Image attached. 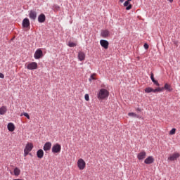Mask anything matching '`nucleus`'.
<instances>
[{
  "instance_id": "nucleus-1",
  "label": "nucleus",
  "mask_w": 180,
  "mask_h": 180,
  "mask_svg": "<svg viewBox=\"0 0 180 180\" xmlns=\"http://www.w3.org/2000/svg\"><path fill=\"white\" fill-rule=\"evenodd\" d=\"M109 97V91L106 89H101L99 90L97 98L99 101H103L104 99H107Z\"/></svg>"
},
{
  "instance_id": "nucleus-2",
  "label": "nucleus",
  "mask_w": 180,
  "mask_h": 180,
  "mask_svg": "<svg viewBox=\"0 0 180 180\" xmlns=\"http://www.w3.org/2000/svg\"><path fill=\"white\" fill-rule=\"evenodd\" d=\"M150 79L154 85L158 86L155 89H153V93L157 94V92H161V87H160V83L158 80H155V78H154V73H153V72H150Z\"/></svg>"
},
{
  "instance_id": "nucleus-3",
  "label": "nucleus",
  "mask_w": 180,
  "mask_h": 180,
  "mask_svg": "<svg viewBox=\"0 0 180 180\" xmlns=\"http://www.w3.org/2000/svg\"><path fill=\"white\" fill-rule=\"evenodd\" d=\"M77 167L80 171H82V169H85V167H86V163L85 162V160L84 159L80 158L77 160Z\"/></svg>"
},
{
  "instance_id": "nucleus-4",
  "label": "nucleus",
  "mask_w": 180,
  "mask_h": 180,
  "mask_svg": "<svg viewBox=\"0 0 180 180\" xmlns=\"http://www.w3.org/2000/svg\"><path fill=\"white\" fill-rule=\"evenodd\" d=\"M44 56L43 51L41 49H37L34 54L35 60H40V58H43Z\"/></svg>"
},
{
  "instance_id": "nucleus-5",
  "label": "nucleus",
  "mask_w": 180,
  "mask_h": 180,
  "mask_svg": "<svg viewBox=\"0 0 180 180\" xmlns=\"http://www.w3.org/2000/svg\"><path fill=\"white\" fill-rule=\"evenodd\" d=\"M52 153L53 154H58L61 153V145L60 143H56L52 147Z\"/></svg>"
},
{
  "instance_id": "nucleus-6",
  "label": "nucleus",
  "mask_w": 180,
  "mask_h": 180,
  "mask_svg": "<svg viewBox=\"0 0 180 180\" xmlns=\"http://www.w3.org/2000/svg\"><path fill=\"white\" fill-rule=\"evenodd\" d=\"M28 12H29L30 19L31 20H33V22H34V20H36V19H37V12H36V11H34V10H30Z\"/></svg>"
},
{
  "instance_id": "nucleus-7",
  "label": "nucleus",
  "mask_w": 180,
  "mask_h": 180,
  "mask_svg": "<svg viewBox=\"0 0 180 180\" xmlns=\"http://www.w3.org/2000/svg\"><path fill=\"white\" fill-rule=\"evenodd\" d=\"M39 65L36 62H31L26 66L27 70H37Z\"/></svg>"
},
{
  "instance_id": "nucleus-8",
  "label": "nucleus",
  "mask_w": 180,
  "mask_h": 180,
  "mask_svg": "<svg viewBox=\"0 0 180 180\" xmlns=\"http://www.w3.org/2000/svg\"><path fill=\"white\" fill-rule=\"evenodd\" d=\"M22 26L23 29H30V20L29 18H24L22 20Z\"/></svg>"
},
{
  "instance_id": "nucleus-9",
  "label": "nucleus",
  "mask_w": 180,
  "mask_h": 180,
  "mask_svg": "<svg viewBox=\"0 0 180 180\" xmlns=\"http://www.w3.org/2000/svg\"><path fill=\"white\" fill-rule=\"evenodd\" d=\"M179 157V153H174L167 158V161H176V160H178Z\"/></svg>"
},
{
  "instance_id": "nucleus-10",
  "label": "nucleus",
  "mask_w": 180,
  "mask_h": 180,
  "mask_svg": "<svg viewBox=\"0 0 180 180\" xmlns=\"http://www.w3.org/2000/svg\"><path fill=\"white\" fill-rule=\"evenodd\" d=\"M110 36V32L109 30H101V37L103 39H108Z\"/></svg>"
},
{
  "instance_id": "nucleus-11",
  "label": "nucleus",
  "mask_w": 180,
  "mask_h": 180,
  "mask_svg": "<svg viewBox=\"0 0 180 180\" xmlns=\"http://www.w3.org/2000/svg\"><path fill=\"white\" fill-rule=\"evenodd\" d=\"M100 44L103 49H105V50H108V49H109V41L106 39H101Z\"/></svg>"
},
{
  "instance_id": "nucleus-12",
  "label": "nucleus",
  "mask_w": 180,
  "mask_h": 180,
  "mask_svg": "<svg viewBox=\"0 0 180 180\" xmlns=\"http://www.w3.org/2000/svg\"><path fill=\"white\" fill-rule=\"evenodd\" d=\"M34 146H33V143H27L25 147V150L27 151L28 153H30L33 150V148Z\"/></svg>"
},
{
  "instance_id": "nucleus-13",
  "label": "nucleus",
  "mask_w": 180,
  "mask_h": 180,
  "mask_svg": "<svg viewBox=\"0 0 180 180\" xmlns=\"http://www.w3.org/2000/svg\"><path fill=\"white\" fill-rule=\"evenodd\" d=\"M146 155H147V153L144 150H142L141 153H139L137 155V158L138 160L141 161V160H144V158H146Z\"/></svg>"
},
{
  "instance_id": "nucleus-14",
  "label": "nucleus",
  "mask_w": 180,
  "mask_h": 180,
  "mask_svg": "<svg viewBox=\"0 0 180 180\" xmlns=\"http://www.w3.org/2000/svg\"><path fill=\"white\" fill-rule=\"evenodd\" d=\"M38 22L39 23H44L46 22V15L44 13H41L38 16Z\"/></svg>"
},
{
  "instance_id": "nucleus-15",
  "label": "nucleus",
  "mask_w": 180,
  "mask_h": 180,
  "mask_svg": "<svg viewBox=\"0 0 180 180\" xmlns=\"http://www.w3.org/2000/svg\"><path fill=\"white\" fill-rule=\"evenodd\" d=\"M165 91H167V92H172L174 91V89L171 86V84L166 83L164 85Z\"/></svg>"
},
{
  "instance_id": "nucleus-16",
  "label": "nucleus",
  "mask_w": 180,
  "mask_h": 180,
  "mask_svg": "<svg viewBox=\"0 0 180 180\" xmlns=\"http://www.w3.org/2000/svg\"><path fill=\"white\" fill-rule=\"evenodd\" d=\"M37 158H39V160H41V158L44 157V151L43 149H39L37 151Z\"/></svg>"
},
{
  "instance_id": "nucleus-17",
  "label": "nucleus",
  "mask_w": 180,
  "mask_h": 180,
  "mask_svg": "<svg viewBox=\"0 0 180 180\" xmlns=\"http://www.w3.org/2000/svg\"><path fill=\"white\" fill-rule=\"evenodd\" d=\"M154 162V158L153 156H148L145 160L144 164H153Z\"/></svg>"
},
{
  "instance_id": "nucleus-18",
  "label": "nucleus",
  "mask_w": 180,
  "mask_h": 180,
  "mask_svg": "<svg viewBox=\"0 0 180 180\" xmlns=\"http://www.w3.org/2000/svg\"><path fill=\"white\" fill-rule=\"evenodd\" d=\"M43 148L44 151H50L51 150V142H46Z\"/></svg>"
},
{
  "instance_id": "nucleus-19",
  "label": "nucleus",
  "mask_w": 180,
  "mask_h": 180,
  "mask_svg": "<svg viewBox=\"0 0 180 180\" xmlns=\"http://www.w3.org/2000/svg\"><path fill=\"white\" fill-rule=\"evenodd\" d=\"M78 59L79 61H84L85 60V53L79 51L78 53Z\"/></svg>"
},
{
  "instance_id": "nucleus-20",
  "label": "nucleus",
  "mask_w": 180,
  "mask_h": 180,
  "mask_svg": "<svg viewBox=\"0 0 180 180\" xmlns=\"http://www.w3.org/2000/svg\"><path fill=\"white\" fill-rule=\"evenodd\" d=\"M7 128L8 131H15V124L12 122H10L8 124Z\"/></svg>"
},
{
  "instance_id": "nucleus-21",
  "label": "nucleus",
  "mask_w": 180,
  "mask_h": 180,
  "mask_svg": "<svg viewBox=\"0 0 180 180\" xmlns=\"http://www.w3.org/2000/svg\"><path fill=\"white\" fill-rule=\"evenodd\" d=\"M124 6L126 7V11H130L133 8V5L130 4V1H126L124 3Z\"/></svg>"
},
{
  "instance_id": "nucleus-22",
  "label": "nucleus",
  "mask_w": 180,
  "mask_h": 180,
  "mask_svg": "<svg viewBox=\"0 0 180 180\" xmlns=\"http://www.w3.org/2000/svg\"><path fill=\"white\" fill-rule=\"evenodd\" d=\"M13 172L15 176H19V175H20V169L18 167H15Z\"/></svg>"
},
{
  "instance_id": "nucleus-23",
  "label": "nucleus",
  "mask_w": 180,
  "mask_h": 180,
  "mask_svg": "<svg viewBox=\"0 0 180 180\" xmlns=\"http://www.w3.org/2000/svg\"><path fill=\"white\" fill-rule=\"evenodd\" d=\"M7 110L6 107L2 106L0 108V115H5Z\"/></svg>"
},
{
  "instance_id": "nucleus-24",
  "label": "nucleus",
  "mask_w": 180,
  "mask_h": 180,
  "mask_svg": "<svg viewBox=\"0 0 180 180\" xmlns=\"http://www.w3.org/2000/svg\"><path fill=\"white\" fill-rule=\"evenodd\" d=\"M151 92L154 93V89H153L152 87H146L145 89L146 94H151Z\"/></svg>"
},
{
  "instance_id": "nucleus-25",
  "label": "nucleus",
  "mask_w": 180,
  "mask_h": 180,
  "mask_svg": "<svg viewBox=\"0 0 180 180\" xmlns=\"http://www.w3.org/2000/svg\"><path fill=\"white\" fill-rule=\"evenodd\" d=\"M95 75H96V74H92L91 75L89 81V82H92V81H96V78L95 77Z\"/></svg>"
},
{
  "instance_id": "nucleus-26",
  "label": "nucleus",
  "mask_w": 180,
  "mask_h": 180,
  "mask_svg": "<svg viewBox=\"0 0 180 180\" xmlns=\"http://www.w3.org/2000/svg\"><path fill=\"white\" fill-rule=\"evenodd\" d=\"M53 9L55 12H58V11H60V6L55 4L53 6Z\"/></svg>"
},
{
  "instance_id": "nucleus-27",
  "label": "nucleus",
  "mask_w": 180,
  "mask_h": 180,
  "mask_svg": "<svg viewBox=\"0 0 180 180\" xmlns=\"http://www.w3.org/2000/svg\"><path fill=\"white\" fill-rule=\"evenodd\" d=\"M68 46L69 47H75L77 46V44H75V42L69 41Z\"/></svg>"
},
{
  "instance_id": "nucleus-28",
  "label": "nucleus",
  "mask_w": 180,
  "mask_h": 180,
  "mask_svg": "<svg viewBox=\"0 0 180 180\" xmlns=\"http://www.w3.org/2000/svg\"><path fill=\"white\" fill-rule=\"evenodd\" d=\"M175 133H176V129L175 128H172V130L169 131V134H171L172 136H174Z\"/></svg>"
},
{
  "instance_id": "nucleus-29",
  "label": "nucleus",
  "mask_w": 180,
  "mask_h": 180,
  "mask_svg": "<svg viewBox=\"0 0 180 180\" xmlns=\"http://www.w3.org/2000/svg\"><path fill=\"white\" fill-rule=\"evenodd\" d=\"M20 116H25L27 119H30V115L27 112L21 113Z\"/></svg>"
},
{
  "instance_id": "nucleus-30",
  "label": "nucleus",
  "mask_w": 180,
  "mask_h": 180,
  "mask_svg": "<svg viewBox=\"0 0 180 180\" xmlns=\"http://www.w3.org/2000/svg\"><path fill=\"white\" fill-rule=\"evenodd\" d=\"M128 116H131L132 117H136V116H137V114H136L134 112H129Z\"/></svg>"
},
{
  "instance_id": "nucleus-31",
  "label": "nucleus",
  "mask_w": 180,
  "mask_h": 180,
  "mask_svg": "<svg viewBox=\"0 0 180 180\" xmlns=\"http://www.w3.org/2000/svg\"><path fill=\"white\" fill-rule=\"evenodd\" d=\"M84 98L86 102H89V94H86L84 95Z\"/></svg>"
},
{
  "instance_id": "nucleus-32",
  "label": "nucleus",
  "mask_w": 180,
  "mask_h": 180,
  "mask_svg": "<svg viewBox=\"0 0 180 180\" xmlns=\"http://www.w3.org/2000/svg\"><path fill=\"white\" fill-rule=\"evenodd\" d=\"M143 47H144L145 50H148L150 46L148 45V44L145 43V44H143Z\"/></svg>"
},
{
  "instance_id": "nucleus-33",
  "label": "nucleus",
  "mask_w": 180,
  "mask_h": 180,
  "mask_svg": "<svg viewBox=\"0 0 180 180\" xmlns=\"http://www.w3.org/2000/svg\"><path fill=\"white\" fill-rule=\"evenodd\" d=\"M179 43V41H178L176 40L173 41V44H174V46H176V47H178V44Z\"/></svg>"
},
{
  "instance_id": "nucleus-34",
  "label": "nucleus",
  "mask_w": 180,
  "mask_h": 180,
  "mask_svg": "<svg viewBox=\"0 0 180 180\" xmlns=\"http://www.w3.org/2000/svg\"><path fill=\"white\" fill-rule=\"evenodd\" d=\"M27 155H29V152H27V150H25L24 149V157H27Z\"/></svg>"
},
{
  "instance_id": "nucleus-35",
  "label": "nucleus",
  "mask_w": 180,
  "mask_h": 180,
  "mask_svg": "<svg viewBox=\"0 0 180 180\" xmlns=\"http://www.w3.org/2000/svg\"><path fill=\"white\" fill-rule=\"evenodd\" d=\"M0 78L1 79L5 78V75H4V73L0 72Z\"/></svg>"
},
{
  "instance_id": "nucleus-36",
  "label": "nucleus",
  "mask_w": 180,
  "mask_h": 180,
  "mask_svg": "<svg viewBox=\"0 0 180 180\" xmlns=\"http://www.w3.org/2000/svg\"><path fill=\"white\" fill-rule=\"evenodd\" d=\"M143 111V109L140 108H136V112H142Z\"/></svg>"
},
{
  "instance_id": "nucleus-37",
  "label": "nucleus",
  "mask_w": 180,
  "mask_h": 180,
  "mask_svg": "<svg viewBox=\"0 0 180 180\" xmlns=\"http://www.w3.org/2000/svg\"><path fill=\"white\" fill-rule=\"evenodd\" d=\"M135 117H136L137 119H141L142 118L141 115H137V114H136V116H135Z\"/></svg>"
},
{
  "instance_id": "nucleus-38",
  "label": "nucleus",
  "mask_w": 180,
  "mask_h": 180,
  "mask_svg": "<svg viewBox=\"0 0 180 180\" xmlns=\"http://www.w3.org/2000/svg\"><path fill=\"white\" fill-rule=\"evenodd\" d=\"M164 91H165V88L163 87H160V92H164Z\"/></svg>"
},
{
  "instance_id": "nucleus-39",
  "label": "nucleus",
  "mask_w": 180,
  "mask_h": 180,
  "mask_svg": "<svg viewBox=\"0 0 180 180\" xmlns=\"http://www.w3.org/2000/svg\"><path fill=\"white\" fill-rule=\"evenodd\" d=\"M170 2V4H172L174 2V0H167Z\"/></svg>"
},
{
  "instance_id": "nucleus-40",
  "label": "nucleus",
  "mask_w": 180,
  "mask_h": 180,
  "mask_svg": "<svg viewBox=\"0 0 180 180\" xmlns=\"http://www.w3.org/2000/svg\"><path fill=\"white\" fill-rule=\"evenodd\" d=\"M120 2H121V4H123V2H124V0H120Z\"/></svg>"
},
{
  "instance_id": "nucleus-41",
  "label": "nucleus",
  "mask_w": 180,
  "mask_h": 180,
  "mask_svg": "<svg viewBox=\"0 0 180 180\" xmlns=\"http://www.w3.org/2000/svg\"><path fill=\"white\" fill-rule=\"evenodd\" d=\"M28 155H31V157H33V155H32V153H30V152H29Z\"/></svg>"
},
{
  "instance_id": "nucleus-42",
  "label": "nucleus",
  "mask_w": 180,
  "mask_h": 180,
  "mask_svg": "<svg viewBox=\"0 0 180 180\" xmlns=\"http://www.w3.org/2000/svg\"><path fill=\"white\" fill-rule=\"evenodd\" d=\"M127 1L130 2V1H131V0H127Z\"/></svg>"
}]
</instances>
